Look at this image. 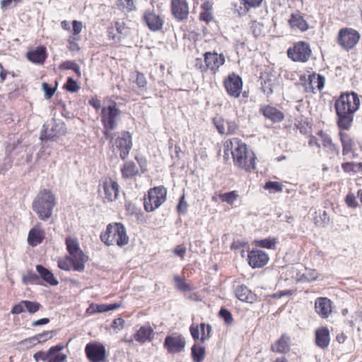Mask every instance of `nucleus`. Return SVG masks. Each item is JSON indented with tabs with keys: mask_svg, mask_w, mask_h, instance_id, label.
<instances>
[{
	"mask_svg": "<svg viewBox=\"0 0 362 362\" xmlns=\"http://www.w3.org/2000/svg\"><path fill=\"white\" fill-rule=\"evenodd\" d=\"M361 39V34L354 28L344 27L341 28L337 36V44L344 50L353 49Z\"/></svg>",
	"mask_w": 362,
	"mask_h": 362,
	"instance_id": "9d476101",
	"label": "nucleus"
},
{
	"mask_svg": "<svg viewBox=\"0 0 362 362\" xmlns=\"http://www.w3.org/2000/svg\"><path fill=\"white\" fill-rule=\"evenodd\" d=\"M191 353L194 362H202L205 357L206 349L204 346L194 344L191 348Z\"/></svg>",
	"mask_w": 362,
	"mask_h": 362,
	"instance_id": "c03bdc74",
	"label": "nucleus"
},
{
	"mask_svg": "<svg viewBox=\"0 0 362 362\" xmlns=\"http://www.w3.org/2000/svg\"><path fill=\"white\" fill-rule=\"evenodd\" d=\"M236 297L243 302L252 303L257 300V296L246 286H238L235 291Z\"/></svg>",
	"mask_w": 362,
	"mask_h": 362,
	"instance_id": "c9c22d12",
	"label": "nucleus"
},
{
	"mask_svg": "<svg viewBox=\"0 0 362 362\" xmlns=\"http://www.w3.org/2000/svg\"><path fill=\"white\" fill-rule=\"evenodd\" d=\"M313 221L315 226L325 227L329 223L330 218L326 211L319 209L315 211Z\"/></svg>",
	"mask_w": 362,
	"mask_h": 362,
	"instance_id": "58836bf2",
	"label": "nucleus"
},
{
	"mask_svg": "<svg viewBox=\"0 0 362 362\" xmlns=\"http://www.w3.org/2000/svg\"><path fill=\"white\" fill-rule=\"evenodd\" d=\"M134 82L136 84L139 88L146 89L147 86V81L144 74L139 71L134 72Z\"/></svg>",
	"mask_w": 362,
	"mask_h": 362,
	"instance_id": "864d4df0",
	"label": "nucleus"
},
{
	"mask_svg": "<svg viewBox=\"0 0 362 362\" xmlns=\"http://www.w3.org/2000/svg\"><path fill=\"white\" fill-rule=\"evenodd\" d=\"M250 29L255 38L265 35V28L262 23L253 21L250 23Z\"/></svg>",
	"mask_w": 362,
	"mask_h": 362,
	"instance_id": "a18cd8bd",
	"label": "nucleus"
},
{
	"mask_svg": "<svg viewBox=\"0 0 362 362\" xmlns=\"http://www.w3.org/2000/svg\"><path fill=\"white\" fill-rule=\"evenodd\" d=\"M288 23L291 30H298L302 33L305 32L309 28L308 23L299 11L291 14Z\"/></svg>",
	"mask_w": 362,
	"mask_h": 362,
	"instance_id": "c756f323",
	"label": "nucleus"
},
{
	"mask_svg": "<svg viewBox=\"0 0 362 362\" xmlns=\"http://www.w3.org/2000/svg\"><path fill=\"white\" fill-rule=\"evenodd\" d=\"M110 140L111 148L113 151L119 152V157L125 160L132 147V135L127 131H122L112 135L110 133Z\"/></svg>",
	"mask_w": 362,
	"mask_h": 362,
	"instance_id": "6e6552de",
	"label": "nucleus"
},
{
	"mask_svg": "<svg viewBox=\"0 0 362 362\" xmlns=\"http://www.w3.org/2000/svg\"><path fill=\"white\" fill-rule=\"evenodd\" d=\"M315 310L322 318H327L332 313V302L327 297H318L315 301Z\"/></svg>",
	"mask_w": 362,
	"mask_h": 362,
	"instance_id": "bb28decb",
	"label": "nucleus"
},
{
	"mask_svg": "<svg viewBox=\"0 0 362 362\" xmlns=\"http://www.w3.org/2000/svg\"><path fill=\"white\" fill-rule=\"evenodd\" d=\"M213 4L209 1L204 2L201 5V11L199 18L201 21L209 23L214 19L212 14Z\"/></svg>",
	"mask_w": 362,
	"mask_h": 362,
	"instance_id": "4c0bfd02",
	"label": "nucleus"
},
{
	"mask_svg": "<svg viewBox=\"0 0 362 362\" xmlns=\"http://www.w3.org/2000/svg\"><path fill=\"white\" fill-rule=\"evenodd\" d=\"M245 8L248 11L250 8H256L260 6L262 0H243Z\"/></svg>",
	"mask_w": 362,
	"mask_h": 362,
	"instance_id": "338daca9",
	"label": "nucleus"
},
{
	"mask_svg": "<svg viewBox=\"0 0 362 362\" xmlns=\"http://www.w3.org/2000/svg\"><path fill=\"white\" fill-rule=\"evenodd\" d=\"M125 321L121 318L115 319L112 323V327L114 329H122L124 327Z\"/></svg>",
	"mask_w": 362,
	"mask_h": 362,
	"instance_id": "774afa93",
	"label": "nucleus"
},
{
	"mask_svg": "<svg viewBox=\"0 0 362 362\" xmlns=\"http://www.w3.org/2000/svg\"><path fill=\"white\" fill-rule=\"evenodd\" d=\"M225 147L231 150L233 164L238 169L251 173L256 168V156L247 144L238 138H232L226 141Z\"/></svg>",
	"mask_w": 362,
	"mask_h": 362,
	"instance_id": "f03ea898",
	"label": "nucleus"
},
{
	"mask_svg": "<svg viewBox=\"0 0 362 362\" xmlns=\"http://www.w3.org/2000/svg\"><path fill=\"white\" fill-rule=\"evenodd\" d=\"M119 186L110 177H104L99 185L98 192L104 202H112L119 197Z\"/></svg>",
	"mask_w": 362,
	"mask_h": 362,
	"instance_id": "4468645a",
	"label": "nucleus"
},
{
	"mask_svg": "<svg viewBox=\"0 0 362 362\" xmlns=\"http://www.w3.org/2000/svg\"><path fill=\"white\" fill-rule=\"evenodd\" d=\"M101 241L107 246L117 245L123 247L129 243V238L126 228L122 223H109L106 230L100 234Z\"/></svg>",
	"mask_w": 362,
	"mask_h": 362,
	"instance_id": "20e7f679",
	"label": "nucleus"
},
{
	"mask_svg": "<svg viewBox=\"0 0 362 362\" xmlns=\"http://www.w3.org/2000/svg\"><path fill=\"white\" fill-rule=\"evenodd\" d=\"M288 57L294 62L305 63L312 54V49L308 42L298 41L287 49Z\"/></svg>",
	"mask_w": 362,
	"mask_h": 362,
	"instance_id": "f8f14e48",
	"label": "nucleus"
},
{
	"mask_svg": "<svg viewBox=\"0 0 362 362\" xmlns=\"http://www.w3.org/2000/svg\"><path fill=\"white\" fill-rule=\"evenodd\" d=\"M133 339L140 344L151 342L155 338L154 329L146 324L139 328V329L132 335Z\"/></svg>",
	"mask_w": 362,
	"mask_h": 362,
	"instance_id": "393cba45",
	"label": "nucleus"
},
{
	"mask_svg": "<svg viewBox=\"0 0 362 362\" xmlns=\"http://www.w3.org/2000/svg\"><path fill=\"white\" fill-rule=\"evenodd\" d=\"M349 130L339 129L338 136L341 146L342 155L354 159L358 157V153L356 152L358 143L353 136L346 132Z\"/></svg>",
	"mask_w": 362,
	"mask_h": 362,
	"instance_id": "ddd939ff",
	"label": "nucleus"
},
{
	"mask_svg": "<svg viewBox=\"0 0 362 362\" xmlns=\"http://www.w3.org/2000/svg\"><path fill=\"white\" fill-rule=\"evenodd\" d=\"M291 337L287 334H282L274 344L271 345L270 349L274 353L285 354L290 351Z\"/></svg>",
	"mask_w": 362,
	"mask_h": 362,
	"instance_id": "473e14b6",
	"label": "nucleus"
},
{
	"mask_svg": "<svg viewBox=\"0 0 362 362\" xmlns=\"http://www.w3.org/2000/svg\"><path fill=\"white\" fill-rule=\"evenodd\" d=\"M122 176L124 179H130L139 174V170L133 161H127L121 168Z\"/></svg>",
	"mask_w": 362,
	"mask_h": 362,
	"instance_id": "a19ab883",
	"label": "nucleus"
},
{
	"mask_svg": "<svg viewBox=\"0 0 362 362\" xmlns=\"http://www.w3.org/2000/svg\"><path fill=\"white\" fill-rule=\"evenodd\" d=\"M64 88L70 93H76L80 89V86L72 78H67L66 83L64 85Z\"/></svg>",
	"mask_w": 362,
	"mask_h": 362,
	"instance_id": "5fc2aeb1",
	"label": "nucleus"
},
{
	"mask_svg": "<svg viewBox=\"0 0 362 362\" xmlns=\"http://www.w3.org/2000/svg\"><path fill=\"white\" fill-rule=\"evenodd\" d=\"M36 270L40 274V277L49 285L57 286L59 282L54 277V274L42 265H37Z\"/></svg>",
	"mask_w": 362,
	"mask_h": 362,
	"instance_id": "ea45409f",
	"label": "nucleus"
},
{
	"mask_svg": "<svg viewBox=\"0 0 362 362\" xmlns=\"http://www.w3.org/2000/svg\"><path fill=\"white\" fill-rule=\"evenodd\" d=\"M120 114L121 111L115 102L112 105L102 107L100 121L103 126V134L105 139L110 138L111 132L117 126Z\"/></svg>",
	"mask_w": 362,
	"mask_h": 362,
	"instance_id": "423d86ee",
	"label": "nucleus"
},
{
	"mask_svg": "<svg viewBox=\"0 0 362 362\" xmlns=\"http://www.w3.org/2000/svg\"><path fill=\"white\" fill-rule=\"evenodd\" d=\"M223 85L229 96L234 98H238L240 96L243 90V82L238 74L234 72L229 74L223 79Z\"/></svg>",
	"mask_w": 362,
	"mask_h": 362,
	"instance_id": "dca6fc26",
	"label": "nucleus"
},
{
	"mask_svg": "<svg viewBox=\"0 0 362 362\" xmlns=\"http://www.w3.org/2000/svg\"><path fill=\"white\" fill-rule=\"evenodd\" d=\"M344 201L349 208L356 209L359 206L355 195L351 192L346 194Z\"/></svg>",
	"mask_w": 362,
	"mask_h": 362,
	"instance_id": "bf43d9fd",
	"label": "nucleus"
},
{
	"mask_svg": "<svg viewBox=\"0 0 362 362\" xmlns=\"http://www.w3.org/2000/svg\"><path fill=\"white\" fill-rule=\"evenodd\" d=\"M42 89H43V90L45 92V98L47 99H49V98H51L54 95V93L56 91V89H57V86L51 87V86H49L48 83H42Z\"/></svg>",
	"mask_w": 362,
	"mask_h": 362,
	"instance_id": "0e129e2a",
	"label": "nucleus"
},
{
	"mask_svg": "<svg viewBox=\"0 0 362 362\" xmlns=\"http://www.w3.org/2000/svg\"><path fill=\"white\" fill-rule=\"evenodd\" d=\"M65 244L69 255L74 259L76 269H77V272H83L88 257L80 248L77 238L69 236L66 238Z\"/></svg>",
	"mask_w": 362,
	"mask_h": 362,
	"instance_id": "9b49d317",
	"label": "nucleus"
},
{
	"mask_svg": "<svg viewBox=\"0 0 362 362\" xmlns=\"http://www.w3.org/2000/svg\"><path fill=\"white\" fill-rule=\"evenodd\" d=\"M45 238V230L42 228V224L37 223L33 227L28 236V243L32 247H35L42 243Z\"/></svg>",
	"mask_w": 362,
	"mask_h": 362,
	"instance_id": "2f4dec72",
	"label": "nucleus"
},
{
	"mask_svg": "<svg viewBox=\"0 0 362 362\" xmlns=\"http://www.w3.org/2000/svg\"><path fill=\"white\" fill-rule=\"evenodd\" d=\"M170 11L173 18L177 21L187 20L189 13L187 0H171Z\"/></svg>",
	"mask_w": 362,
	"mask_h": 362,
	"instance_id": "5701e85b",
	"label": "nucleus"
},
{
	"mask_svg": "<svg viewBox=\"0 0 362 362\" xmlns=\"http://www.w3.org/2000/svg\"><path fill=\"white\" fill-rule=\"evenodd\" d=\"M293 277L295 279L296 282H310L315 281L319 276V274L316 269L305 268L304 273H301L298 269L294 268L291 269Z\"/></svg>",
	"mask_w": 362,
	"mask_h": 362,
	"instance_id": "72a5a7b5",
	"label": "nucleus"
},
{
	"mask_svg": "<svg viewBox=\"0 0 362 362\" xmlns=\"http://www.w3.org/2000/svg\"><path fill=\"white\" fill-rule=\"evenodd\" d=\"M218 315L221 318L223 319L224 322L227 325H230L233 322V317L231 313L226 308H221Z\"/></svg>",
	"mask_w": 362,
	"mask_h": 362,
	"instance_id": "13d9d810",
	"label": "nucleus"
},
{
	"mask_svg": "<svg viewBox=\"0 0 362 362\" xmlns=\"http://www.w3.org/2000/svg\"><path fill=\"white\" fill-rule=\"evenodd\" d=\"M98 313H105L110 310H113L122 307V303H115L112 304H97Z\"/></svg>",
	"mask_w": 362,
	"mask_h": 362,
	"instance_id": "6e6d98bb",
	"label": "nucleus"
},
{
	"mask_svg": "<svg viewBox=\"0 0 362 362\" xmlns=\"http://www.w3.org/2000/svg\"><path fill=\"white\" fill-rule=\"evenodd\" d=\"M41 308L42 305L37 301L23 300L12 307L11 313L18 315L27 311L30 314L33 315L39 311Z\"/></svg>",
	"mask_w": 362,
	"mask_h": 362,
	"instance_id": "a878e982",
	"label": "nucleus"
},
{
	"mask_svg": "<svg viewBox=\"0 0 362 362\" xmlns=\"http://www.w3.org/2000/svg\"><path fill=\"white\" fill-rule=\"evenodd\" d=\"M204 59L197 57L194 59V66L202 74L210 72L211 74H216L221 66L225 62V56L221 53L218 54L216 52H206L204 54Z\"/></svg>",
	"mask_w": 362,
	"mask_h": 362,
	"instance_id": "39448f33",
	"label": "nucleus"
},
{
	"mask_svg": "<svg viewBox=\"0 0 362 362\" xmlns=\"http://www.w3.org/2000/svg\"><path fill=\"white\" fill-rule=\"evenodd\" d=\"M72 33L71 35L80 36L79 34L81 33L83 29V23L81 21L74 20L72 21Z\"/></svg>",
	"mask_w": 362,
	"mask_h": 362,
	"instance_id": "69168bd1",
	"label": "nucleus"
},
{
	"mask_svg": "<svg viewBox=\"0 0 362 362\" xmlns=\"http://www.w3.org/2000/svg\"><path fill=\"white\" fill-rule=\"evenodd\" d=\"M27 59L35 64L42 65L47 58V48L40 45L26 53Z\"/></svg>",
	"mask_w": 362,
	"mask_h": 362,
	"instance_id": "cd10ccee",
	"label": "nucleus"
},
{
	"mask_svg": "<svg viewBox=\"0 0 362 362\" xmlns=\"http://www.w3.org/2000/svg\"><path fill=\"white\" fill-rule=\"evenodd\" d=\"M173 280L175 283L176 288L181 291H191L193 289L192 286L186 282L185 276L175 275L173 276Z\"/></svg>",
	"mask_w": 362,
	"mask_h": 362,
	"instance_id": "09e8293b",
	"label": "nucleus"
},
{
	"mask_svg": "<svg viewBox=\"0 0 362 362\" xmlns=\"http://www.w3.org/2000/svg\"><path fill=\"white\" fill-rule=\"evenodd\" d=\"M261 90L267 97H270L277 85V77L272 74L264 73L261 76Z\"/></svg>",
	"mask_w": 362,
	"mask_h": 362,
	"instance_id": "c85d7f7f",
	"label": "nucleus"
},
{
	"mask_svg": "<svg viewBox=\"0 0 362 362\" xmlns=\"http://www.w3.org/2000/svg\"><path fill=\"white\" fill-rule=\"evenodd\" d=\"M341 168L346 173H357L362 172V163L345 162L341 164Z\"/></svg>",
	"mask_w": 362,
	"mask_h": 362,
	"instance_id": "49530a36",
	"label": "nucleus"
},
{
	"mask_svg": "<svg viewBox=\"0 0 362 362\" xmlns=\"http://www.w3.org/2000/svg\"><path fill=\"white\" fill-rule=\"evenodd\" d=\"M277 243L278 239L274 237H269L267 238L256 240L254 241V244L256 246L269 250H275Z\"/></svg>",
	"mask_w": 362,
	"mask_h": 362,
	"instance_id": "37998d69",
	"label": "nucleus"
},
{
	"mask_svg": "<svg viewBox=\"0 0 362 362\" xmlns=\"http://www.w3.org/2000/svg\"><path fill=\"white\" fill-rule=\"evenodd\" d=\"M67 356L65 354L56 352L54 355L50 356L47 362H66Z\"/></svg>",
	"mask_w": 362,
	"mask_h": 362,
	"instance_id": "e2e57ef3",
	"label": "nucleus"
},
{
	"mask_svg": "<svg viewBox=\"0 0 362 362\" xmlns=\"http://www.w3.org/2000/svg\"><path fill=\"white\" fill-rule=\"evenodd\" d=\"M188 207V204L187 202L185 201V194H183L179 200V203L177 206V210L179 214H185L187 212Z\"/></svg>",
	"mask_w": 362,
	"mask_h": 362,
	"instance_id": "680f3d73",
	"label": "nucleus"
},
{
	"mask_svg": "<svg viewBox=\"0 0 362 362\" xmlns=\"http://www.w3.org/2000/svg\"><path fill=\"white\" fill-rule=\"evenodd\" d=\"M264 188L272 192H279L282 191L283 185L278 182L268 181L265 183Z\"/></svg>",
	"mask_w": 362,
	"mask_h": 362,
	"instance_id": "4d7b16f0",
	"label": "nucleus"
},
{
	"mask_svg": "<svg viewBox=\"0 0 362 362\" xmlns=\"http://www.w3.org/2000/svg\"><path fill=\"white\" fill-rule=\"evenodd\" d=\"M167 199V189L163 186H158L148 190L147 194L144 197V207L146 211L152 212L159 208Z\"/></svg>",
	"mask_w": 362,
	"mask_h": 362,
	"instance_id": "1a4fd4ad",
	"label": "nucleus"
},
{
	"mask_svg": "<svg viewBox=\"0 0 362 362\" xmlns=\"http://www.w3.org/2000/svg\"><path fill=\"white\" fill-rule=\"evenodd\" d=\"M59 69L60 70H73L78 78L81 76L80 67L74 61H65L59 64Z\"/></svg>",
	"mask_w": 362,
	"mask_h": 362,
	"instance_id": "de8ad7c7",
	"label": "nucleus"
},
{
	"mask_svg": "<svg viewBox=\"0 0 362 362\" xmlns=\"http://www.w3.org/2000/svg\"><path fill=\"white\" fill-rule=\"evenodd\" d=\"M315 342L317 347L326 349L330 343V334L327 327L322 326L315 332Z\"/></svg>",
	"mask_w": 362,
	"mask_h": 362,
	"instance_id": "7c9ffc66",
	"label": "nucleus"
},
{
	"mask_svg": "<svg viewBox=\"0 0 362 362\" xmlns=\"http://www.w3.org/2000/svg\"><path fill=\"white\" fill-rule=\"evenodd\" d=\"M142 21L148 28L153 32L160 30L164 25L163 18L154 9H146L142 15Z\"/></svg>",
	"mask_w": 362,
	"mask_h": 362,
	"instance_id": "6ab92c4d",
	"label": "nucleus"
},
{
	"mask_svg": "<svg viewBox=\"0 0 362 362\" xmlns=\"http://www.w3.org/2000/svg\"><path fill=\"white\" fill-rule=\"evenodd\" d=\"M259 112L266 119L272 122L273 124L282 122L285 119L284 112L278 109L276 106L264 104L259 106Z\"/></svg>",
	"mask_w": 362,
	"mask_h": 362,
	"instance_id": "aec40b11",
	"label": "nucleus"
},
{
	"mask_svg": "<svg viewBox=\"0 0 362 362\" xmlns=\"http://www.w3.org/2000/svg\"><path fill=\"white\" fill-rule=\"evenodd\" d=\"M117 6L127 12H132L136 10V6L134 0H117Z\"/></svg>",
	"mask_w": 362,
	"mask_h": 362,
	"instance_id": "603ef678",
	"label": "nucleus"
},
{
	"mask_svg": "<svg viewBox=\"0 0 362 362\" xmlns=\"http://www.w3.org/2000/svg\"><path fill=\"white\" fill-rule=\"evenodd\" d=\"M85 354L89 362H107L105 346L100 342L91 341L85 346Z\"/></svg>",
	"mask_w": 362,
	"mask_h": 362,
	"instance_id": "2eb2a0df",
	"label": "nucleus"
},
{
	"mask_svg": "<svg viewBox=\"0 0 362 362\" xmlns=\"http://www.w3.org/2000/svg\"><path fill=\"white\" fill-rule=\"evenodd\" d=\"M64 346L62 344H57L55 346H51L47 351H40L36 352L33 355V358L36 361L40 360L43 361H48L49 358L54 355L56 352H59L62 349H64Z\"/></svg>",
	"mask_w": 362,
	"mask_h": 362,
	"instance_id": "e433bc0d",
	"label": "nucleus"
},
{
	"mask_svg": "<svg viewBox=\"0 0 362 362\" xmlns=\"http://www.w3.org/2000/svg\"><path fill=\"white\" fill-rule=\"evenodd\" d=\"M361 98L354 91L342 92L334 100L336 124L338 129H351L356 112L360 109Z\"/></svg>",
	"mask_w": 362,
	"mask_h": 362,
	"instance_id": "f257e3e1",
	"label": "nucleus"
},
{
	"mask_svg": "<svg viewBox=\"0 0 362 362\" xmlns=\"http://www.w3.org/2000/svg\"><path fill=\"white\" fill-rule=\"evenodd\" d=\"M75 264L74 259L70 255L59 258L57 261L58 267L64 271H70L71 269L77 271Z\"/></svg>",
	"mask_w": 362,
	"mask_h": 362,
	"instance_id": "79ce46f5",
	"label": "nucleus"
},
{
	"mask_svg": "<svg viewBox=\"0 0 362 362\" xmlns=\"http://www.w3.org/2000/svg\"><path fill=\"white\" fill-rule=\"evenodd\" d=\"M212 327L209 324L202 322L199 325L192 324L189 327V332L194 341L199 340L204 343L211 337Z\"/></svg>",
	"mask_w": 362,
	"mask_h": 362,
	"instance_id": "412c9836",
	"label": "nucleus"
},
{
	"mask_svg": "<svg viewBox=\"0 0 362 362\" xmlns=\"http://www.w3.org/2000/svg\"><path fill=\"white\" fill-rule=\"evenodd\" d=\"M57 204L54 194L48 189H41L32 204L33 210L42 221H46L52 215L54 207Z\"/></svg>",
	"mask_w": 362,
	"mask_h": 362,
	"instance_id": "7ed1b4c3",
	"label": "nucleus"
},
{
	"mask_svg": "<svg viewBox=\"0 0 362 362\" xmlns=\"http://www.w3.org/2000/svg\"><path fill=\"white\" fill-rule=\"evenodd\" d=\"M37 280H38V276L33 271H28L27 274L22 277V281L24 284H33Z\"/></svg>",
	"mask_w": 362,
	"mask_h": 362,
	"instance_id": "052dcab7",
	"label": "nucleus"
},
{
	"mask_svg": "<svg viewBox=\"0 0 362 362\" xmlns=\"http://www.w3.org/2000/svg\"><path fill=\"white\" fill-rule=\"evenodd\" d=\"M54 331H44L42 333L37 334L33 337H30L28 338H26L23 340H22L20 344H25L28 342H32L33 344H30L28 346V349L32 348L33 346H35L37 344H41L47 341V340L50 339L53 337V333Z\"/></svg>",
	"mask_w": 362,
	"mask_h": 362,
	"instance_id": "f704fd0d",
	"label": "nucleus"
},
{
	"mask_svg": "<svg viewBox=\"0 0 362 362\" xmlns=\"http://www.w3.org/2000/svg\"><path fill=\"white\" fill-rule=\"evenodd\" d=\"M269 261V255L262 250L252 249L247 252L248 264L252 269L262 268L268 264Z\"/></svg>",
	"mask_w": 362,
	"mask_h": 362,
	"instance_id": "4be33fe9",
	"label": "nucleus"
},
{
	"mask_svg": "<svg viewBox=\"0 0 362 362\" xmlns=\"http://www.w3.org/2000/svg\"><path fill=\"white\" fill-rule=\"evenodd\" d=\"M212 121L218 132L222 135L234 134L238 129V125L233 120H226L222 117H216Z\"/></svg>",
	"mask_w": 362,
	"mask_h": 362,
	"instance_id": "b1692460",
	"label": "nucleus"
},
{
	"mask_svg": "<svg viewBox=\"0 0 362 362\" xmlns=\"http://www.w3.org/2000/svg\"><path fill=\"white\" fill-rule=\"evenodd\" d=\"M81 40L80 36H74V35H69L67 39V48L69 51L74 52H79L81 48L78 43V42Z\"/></svg>",
	"mask_w": 362,
	"mask_h": 362,
	"instance_id": "3c124183",
	"label": "nucleus"
},
{
	"mask_svg": "<svg viewBox=\"0 0 362 362\" xmlns=\"http://www.w3.org/2000/svg\"><path fill=\"white\" fill-rule=\"evenodd\" d=\"M238 197V192L235 190L218 194V198L222 202H226L230 205H233Z\"/></svg>",
	"mask_w": 362,
	"mask_h": 362,
	"instance_id": "8fccbe9b",
	"label": "nucleus"
},
{
	"mask_svg": "<svg viewBox=\"0 0 362 362\" xmlns=\"http://www.w3.org/2000/svg\"><path fill=\"white\" fill-rule=\"evenodd\" d=\"M300 81L302 82L305 90L313 94L316 93L317 90L321 91L325 84V77L315 72L309 74L307 78L305 75L301 76Z\"/></svg>",
	"mask_w": 362,
	"mask_h": 362,
	"instance_id": "a211bd4d",
	"label": "nucleus"
},
{
	"mask_svg": "<svg viewBox=\"0 0 362 362\" xmlns=\"http://www.w3.org/2000/svg\"><path fill=\"white\" fill-rule=\"evenodd\" d=\"M308 145L317 148L322 147L329 158L339 156L340 153L339 146L333 141L331 136L323 130L318 131L316 136L311 135Z\"/></svg>",
	"mask_w": 362,
	"mask_h": 362,
	"instance_id": "0eeeda50",
	"label": "nucleus"
},
{
	"mask_svg": "<svg viewBox=\"0 0 362 362\" xmlns=\"http://www.w3.org/2000/svg\"><path fill=\"white\" fill-rule=\"evenodd\" d=\"M186 346L185 337L177 332L166 336L163 343V348L168 354H175L182 352Z\"/></svg>",
	"mask_w": 362,
	"mask_h": 362,
	"instance_id": "f3484780",
	"label": "nucleus"
}]
</instances>
